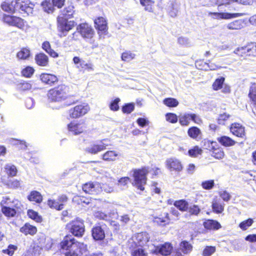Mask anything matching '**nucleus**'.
Masks as SVG:
<instances>
[{
    "mask_svg": "<svg viewBox=\"0 0 256 256\" xmlns=\"http://www.w3.org/2000/svg\"><path fill=\"white\" fill-rule=\"evenodd\" d=\"M174 205L182 211H186L188 209V204L184 200L176 201Z\"/></svg>",
    "mask_w": 256,
    "mask_h": 256,
    "instance_id": "41",
    "label": "nucleus"
},
{
    "mask_svg": "<svg viewBox=\"0 0 256 256\" xmlns=\"http://www.w3.org/2000/svg\"><path fill=\"white\" fill-rule=\"evenodd\" d=\"M216 252V248L212 246H207L203 250V256H210Z\"/></svg>",
    "mask_w": 256,
    "mask_h": 256,
    "instance_id": "50",
    "label": "nucleus"
},
{
    "mask_svg": "<svg viewBox=\"0 0 256 256\" xmlns=\"http://www.w3.org/2000/svg\"><path fill=\"white\" fill-rule=\"evenodd\" d=\"M136 54L130 51H126L123 52L122 54V60L128 62L134 59Z\"/></svg>",
    "mask_w": 256,
    "mask_h": 256,
    "instance_id": "45",
    "label": "nucleus"
},
{
    "mask_svg": "<svg viewBox=\"0 0 256 256\" xmlns=\"http://www.w3.org/2000/svg\"><path fill=\"white\" fill-rule=\"evenodd\" d=\"M68 88L65 85H60L50 90L48 93V100L51 102H60L68 98Z\"/></svg>",
    "mask_w": 256,
    "mask_h": 256,
    "instance_id": "3",
    "label": "nucleus"
},
{
    "mask_svg": "<svg viewBox=\"0 0 256 256\" xmlns=\"http://www.w3.org/2000/svg\"><path fill=\"white\" fill-rule=\"evenodd\" d=\"M61 248L66 250V256H80L87 251V246L76 242L72 236H66L60 243Z\"/></svg>",
    "mask_w": 256,
    "mask_h": 256,
    "instance_id": "1",
    "label": "nucleus"
},
{
    "mask_svg": "<svg viewBox=\"0 0 256 256\" xmlns=\"http://www.w3.org/2000/svg\"><path fill=\"white\" fill-rule=\"evenodd\" d=\"M20 231L25 235H27L28 234L34 235L36 234L37 229L36 227L30 225L28 223H26L22 228H20Z\"/></svg>",
    "mask_w": 256,
    "mask_h": 256,
    "instance_id": "25",
    "label": "nucleus"
},
{
    "mask_svg": "<svg viewBox=\"0 0 256 256\" xmlns=\"http://www.w3.org/2000/svg\"><path fill=\"white\" fill-rule=\"evenodd\" d=\"M196 66L198 69L205 70H214L220 68V66L213 63H206L203 61H197L196 62Z\"/></svg>",
    "mask_w": 256,
    "mask_h": 256,
    "instance_id": "19",
    "label": "nucleus"
},
{
    "mask_svg": "<svg viewBox=\"0 0 256 256\" xmlns=\"http://www.w3.org/2000/svg\"><path fill=\"white\" fill-rule=\"evenodd\" d=\"M224 155V151L221 148H214L212 153V156L217 159H221Z\"/></svg>",
    "mask_w": 256,
    "mask_h": 256,
    "instance_id": "48",
    "label": "nucleus"
},
{
    "mask_svg": "<svg viewBox=\"0 0 256 256\" xmlns=\"http://www.w3.org/2000/svg\"><path fill=\"white\" fill-rule=\"evenodd\" d=\"M97 30L108 29L107 22L104 17H97L94 20Z\"/></svg>",
    "mask_w": 256,
    "mask_h": 256,
    "instance_id": "28",
    "label": "nucleus"
},
{
    "mask_svg": "<svg viewBox=\"0 0 256 256\" xmlns=\"http://www.w3.org/2000/svg\"><path fill=\"white\" fill-rule=\"evenodd\" d=\"M86 126L84 122H80L78 123L72 122L68 125L69 131L72 132L74 134H78L82 133L86 128Z\"/></svg>",
    "mask_w": 256,
    "mask_h": 256,
    "instance_id": "15",
    "label": "nucleus"
},
{
    "mask_svg": "<svg viewBox=\"0 0 256 256\" xmlns=\"http://www.w3.org/2000/svg\"><path fill=\"white\" fill-rule=\"evenodd\" d=\"M35 60L37 64L42 66H47L48 63V58L44 53H40L36 54Z\"/></svg>",
    "mask_w": 256,
    "mask_h": 256,
    "instance_id": "24",
    "label": "nucleus"
},
{
    "mask_svg": "<svg viewBox=\"0 0 256 256\" xmlns=\"http://www.w3.org/2000/svg\"><path fill=\"white\" fill-rule=\"evenodd\" d=\"M214 184L213 180H209L202 182V186L203 188L205 190H210L214 187Z\"/></svg>",
    "mask_w": 256,
    "mask_h": 256,
    "instance_id": "57",
    "label": "nucleus"
},
{
    "mask_svg": "<svg viewBox=\"0 0 256 256\" xmlns=\"http://www.w3.org/2000/svg\"><path fill=\"white\" fill-rule=\"evenodd\" d=\"M172 249V246L170 243L166 242L164 244L156 247L154 252L158 254H160L164 256L169 255Z\"/></svg>",
    "mask_w": 256,
    "mask_h": 256,
    "instance_id": "18",
    "label": "nucleus"
},
{
    "mask_svg": "<svg viewBox=\"0 0 256 256\" xmlns=\"http://www.w3.org/2000/svg\"><path fill=\"white\" fill-rule=\"evenodd\" d=\"M204 228L208 230H218L220 228V224L216 221L208 220L204 223Z\"/></svg>",
    "mask_w": 256,
    "mask_h": 256,
    "instance_id": "31",
    "label": "nucleus"
},
{
    "mask_svg": "<svg viewBox=\"0 0 256 256\" xmlns=\"http://www.w3.org/2000/svg\"><path fill=\"white\" fill-rule=\"evenodd\" d=\"M108 140L104 139L96 144H94L88 147H87L86 149V151L92 154H96L98 152L105 150L106 148V146H110L106 142Z\"/></svg>",
    "mask_w": 256,
    "mask_h": 256,
    "instance_id": "9",
    "label": "nucleus"
},
{
    "mask_svg": "<svg viewBox=\"0 0 256 256\" xmlns=\"http://www.w3.org/2000/svg\"><path fill=\"white\" fill-rule=\"evenodd\" d=\"M6 174L10 176H14L16 174L17 169L14 165L8 164L4 167Z\"/></svg>",
    "mask_w": 256,
    "mask_h": 256,
    "instance_id": "38",
    "label": "nucleus"
},
{
    "mask_svg": "<svg viewBox=\"0 0 256 256\" xmlns=\"http://www.w3.org/2000/svg\"><path fill=\"white\" fill-rule=\"evenodd\" d=\"M28 215L30 218L36 222H40L41 220V218L38 215V212L32 210H28Z\"/></svg>",
    "mask_w": 256,
    "mask_h": 256,
    "instance_id": "54",
    "label": "nucleus"
},
{
    "mask_svg": "<svg viewBox=\"0 0 256 256\" xmlns=\"http://www.w3.org/2000/svg\"><path fill=\"white\" fill-rule=\"evenodd\" d=\"M169 218L168 217V214H164V217H156L154 218L153 222L154 223H156L160 226H165L166 224H168L169 222Z\"/></svg>",
    "mask_w": 256,
    "mask_h": 256,
    "instance_id": "35",
    "label": "nucleus"
},
{
    "mask_svg": "<svg viewBox=\"0 0 256 256\" xmlns=\"http://www.w3.org/2000/svg\"><path fill=\"white\" fill-rule=\"evenodd\" d=\"M248 24V20H234L227 25L230 30H240Z\"/></svg>",
    "mask_w": 256,
    "mask_h": 256,
    "instance_id": "22",
    "label": "nucleus"
},
{
    "mask_svg": "<svg viewBox=\"0 0 256 256\" xmlns=\"http://www.w3.org/2000/svg\"><path fill=\"white\" fill-rule=\"evenodd\" d=\"M134 106L133 104H128L124 106L122 110L124 113L130 114L134 110Z\"/></svg>",
    "mask_w": 256,
    "mask_h": 256,
    "instance_id": "60",
    "label": "nucleus"
},
{
    "mask_svg": "<svg viewBox=\"0 0 256 256\" xmlns=\"http://www.w3.org/2000/svg\"><path fill=\"white\" fill-rule=\"evenodd\" d=\"M248 52H249V56H256V43H251L248 45L247 49Z\"/></svg>",
    "mask_w": 256,
    "mask_h": 256,
    "instance_id": "53",
    "label": "nucleus"
},
{
    "mask_svg": "<svg viewBox=\"0 0 256 256\" xmlns=\"http://www.w3.org/2000/svg\"><path fill=\"white\" fill-rule=\"evenodd\" d=\"M213 210L217 214L222 213L224 210V204L220 200H214L212 204Z\"/></svg>",
    "mask_w": 256,
    "mask_h": 256,
    "instance_id": "30",
    "label": "nucleus"
},
{
    "mask_svg": "<svg viewBox=\"0 0 256 256\" xmlns=\"http://www.w3.org/2000/svg\"><path fill=\"white\" fill-rule=\"evenodd\" d=\"M200 211V208L196 204L192 205L188 208V212L191 214H194L196 216L199 214Z\"/></svg>",
    "mask_w": 256,
    "mask_h": 256,
    "instance_id": "59",
    "label": "nucleus"
},
{
    "mask_svg": "<svg viewBox=\"0 0 256 256\" xmlns=\"http://www.w3.org/2000/svg\"><path fill=\"white\" fill-rule=\"evenodd\" d=\"M224 80L225 78L224 77L216 78L212 84L213 89L215 90H218L222 88Z\"/></svg>",
    "mask_w": 256,
    "mask_h": 256,
    "instance_id": "39",
    "label": "nucleus"
},
{
    "mask_svg": "<svg viewBox=\"0 0 256 256\" xmlns=\"http://www.w3.org/2000/svg\"><path fill=\"white\" fill-rule=\"evenodd\" d=\"M202 152V150L198 146H196L188 150V154L190 156L196 157L198 154H200Z\"/></svg>",
    "mask_w": 256,
    "mask_h": 256,
    "instance_id": "51",
    "label": "nucleus"
},
{
    "mask_svg": "<svg viewBox=\"0 0 256 256\" xmlns=\"http://www.w3.org/2000/svg\"><path fill=\"white\" fill-rule=\"evenodd\" d=\"M230 130L231 132L236 136L242 138H244L246 136L244 128L240 124H232Z\"/></svg>",
    "mask_w": 256,
    "mask_h": 256,
    "instance_id": "17",
    "label": "nucleus"
},
{
    "mask_svg": "<svg viewBox=\"0 0 256 256\" xmlns=\"http://www.w3.org/2000/svg\"><path fill=\"white\" fill-rule=\"evenodd\" d=\"M30 56V51L28 48H22L17 53L16 58L19 60H25L28 59Z\"/></svg>",
    "mask_w": 256,
    "mask_h": 256,
    "instance_id": "29",
    "label": "nucleus"
},
{
    "mask_svg": "<svg viewBox=\"0 0 256 256\" xmlns=\"http://www.w3.org/2000/svg\"><path fill=\"white\" fill-rule=\"evenodd\" d=\"M120 101V99L119 98H116L114 101H112L110 105V109L114 111H116L118 110L119 106L118 105V103Z\"/></svg>",
    "mask_w": 256,
    "mask_h": 256,
    "instance_id": "63",
    "label": "nucleus"
},
{
    "mask_svg": "<svg viewBox=\"0 0 256 256\" xmlns=\"http://www.w3.org/2000/svg\"><path fill=\"white\" fill-rule=\"evenodd\" d=\"M214 14H217V16H242V14L234 12L231 10H224V12H214Z\"/></svg>",
    "mask_w": 256,
    "mask_h": 256,
    "instance_id": "40",
    "label": "nucleus"
},
{
    "mask_svg": "<svg viewBox=\"0 0 256 256\" xmlns=\"http://www.w3.org/2000/svg\"><path fill=\"white\" fill-rule=\"evenodd\" d=\"M77 30L78 32H80L82 37L86 41L92 40V38H94L95 34L94 30L91 26L87 23H83L79 24L77 27Z\"/></svg>",
    "mask_w": 256,
    "mask_h": 256,
    "instance_id": "7",
    "label": "nucleus"
},
{
    "mask_svg": "<svg viewBox=\"0 0 256 256\" xmlns=\"http://www.w3.org/2000/svg\"><path fill=\"white\" fill-rule=\"evenodd\" d=\"M92 236L96 240H102L105 238V232L104 228L101 226H96L92 230Z\"/></svg>",
    "mask_w": 256,
    "mask_h": 256,
    "instance_id": "20",
    "label": "nucleus"
},
{
    "mask_svg": "<svg viewBox=\"0 0 256 256\" xmlns=\"http://www.w3.org/2000/svg\"><path fill=\"white\" fill-rule=\"evenodd\" d=\"M104 190L107 193H110L114 191V187L112 186L106 184H100V191Z\"/></svg>",
    "mask_w": 256,
    "mask_h": 256,
    "instance_id": "61",
    "label": "nucleus"
},
{
    "mask_svg": "<svg viewBox=\"0 0 256 256\" xmlns=\"http://www.w3.org/2000/svg\"><path fill=\"white\" fill-rule=\"evenodd\" d=\"M148 172V168L146 167L134 171V184L140 190H144V186L146 182V174Z\"/></svg>",
    "mask_w": 256,
    "mask_h": 256,
    "instance_id": "4",
    "label": "nucleus"
},
{
    "mask_svg": "<svg viewBox=\"0 0 256 256\" xmlns=\"http://www.w3.org/2000/svg\"><path fill=\"white\" fill-rule=\"evenodd\" d=\"M1 20L9 26H15L22 28L24 22L20 17H2Z\"/></svg>",
    "mask_w": 256,
    "mask_h": 256,
    "instance_id": "14",
    "label": "nucleus"
},
{
    "mask_svg": "<svg viewBox=\"0 0 256 256\" xmlns=\"http://www.w3.org/2000/svg\"><path fill=\"white\" fill-rule=\"evenodd\" d=\"M42 48L52 57L57 58L58 55L54 50L51 48L50 44L48 41H45L42 44Z\"/></svg>",
    "mask_w": 256,
    "mask_h": 256,
    "instance_id": "32",
    "label": "nucleus"
},
{
    "mask_svg": "<svg viewBox=\"0 0 256 256\" xmlns=\"http://www.w3.org/2000/svg\"><path fill=\"white\" fill-rule=\"evenodd\" d=\"M166 168L170 171L180 172L183 168L181 162L175 158H168L166 162Z\"/></svg>",
    "mask_w": 256,
    "mask_h": 256,
    "instance_id": "13",
    "label": "nucleus"
},
{
    "mask_svg": "<svg viewBox=\"0 0 256 256\" xmlns=\"http://www.w3.org/2000/svg\"><path fill=\"white\" fill-rule=\"evenodd\" d=\"M230 117V115L226 113L221 114L219 116L218 119V122L220 124H224L225 122Z\"/></svg>",
    "mask_w": 256,
    "mask_h": 256,
    "instance_id": "58",
    "label": "nucleus"
},
{
    "mask_svg": "<svg viewBox=\"0 0 256 256\" xmlns=\"http://www.w3.org/2000/svg\"><path fill=\"white\" fill-rule=\"evenodd\" d=\"M142 5L145 6V10L149 12L152 10V5L154 2L151 0H140Z\"/></svg>",
    "mask_w": 256,
    "mask_h": 256,
    "instance_id": "52",
    "label": "nucleus"
},
{
    "mask_svg": "<svg viewBox=\"0 0 256 256\" xmlns=\"http://www.w3.org/2000/svg\"><path fill=\"white\" fill-rule=\"evenodd\" d=\"M4 204L10 208H12L18 213H20L22 206L20 202L18 200H11L8 196H4L2 198V199L0 202V205Z\"/></svg>",
    "mask_w": 256,
    "mask_h": 256,
    "instance_id": "11",
    "label": "nucleus"
},
{
    "mask_svg": "<svg viewBox=\"0 0 256 256\" xmlns=\"http://www.w3.org/2000/svg\"><path fill=\"white\" fill-rule=\"evenodd\" d=\"M28 199L30 201L40 203L42 200V196L40 192L36 191H32L28 196Z\"/></svg>",
    "mask_w": 256,
    "mask_h": 256,
    "instance_id": "36",
    "label": "nucleus"
},
{
    "mask_svg": "<svg viewBox=\"0 0 256 256\" xmlns=\"http://www.w3.org/2000/svg\"><path fill=\"white\" fill-rule=\"evenodd\" d=\"M2 208V212L8 218L14 217L16 214L19 213L17 212L15 210L12 208H10L8 207L7 206L4 204L0 205Z\"/></svg>",
    "mask_w": 256,
    "mask_h": 256,
    "instance_id": "27",
    "label": "nucleus"
},
{
    "mask_svg": "<svg viewBox=\"0 0 256 256\" xmlns=\"http://www.w3.org/2000/svg\"><path fill=\"white\" fill-rule=\"evenodd\" d=\"M90 110L88 104H82L76 106L70 110V115L72 118H78L86 114Z\"/></svg>",
    "mask_w": 256,
    "mask_h": 256,
    "instance_id": "10",
    "label": "nucleus"
},
{
    "mask_svg": "<svg viewBox=\"0 0 256 256\" xmlns=\"http://www.w3.org/2000/svg\"><path fill=\"white\" fill-rule=\"evenodd\" d=\"M58 28L61 32L60 37L66 36L68 32L72 30L76 24L74 20H69L66 17H58Z\"/></svg>",
    "mask_w": 256,
    "mask_h": 256,
    "instance_id": "6",
    "label": "nucleus"
},
{
    "mask_svg": "<svg viewBox=\"0 0 256 256\" xmlns=\"http://www.w3.org/2000/svg\"><path fill=\"white\" fill-rule=\"evenodd\" d=\"M82 190L86 194H98L100 192V184L96 182H89L83 185Z\"/></svg>",
    "mask_w": 256,
    "mask_h": 256,
    "instance_id": "12",
    "label": "nucleus"
},
{
    "mask_svg": "<svg viewBox=\"0 0 256 256\" xmlns=\"http://www.w3.org/2000/svg\"><path fill=\"white\" fill-rule=\"evenodd\" d=\"M253 223V220L251 218H249L246 220H244L240 224V227L242 230H246L249 226H250Z\"/></svg>",
    "mask_w": 256,
    "mask_h": 256,
    "instance_id": "55",
    "label": "nucleus"
},
{
    "mask_svg": "<svg viewBox=\"0 0 256 256\" xmlns=\"http://www.w3.org/2000/svg\"><path fill=\"white\" fill-rule=\"evenodd\" d=\"M188 134L190 138L194 139H197L200 136L202 132L198 128L192 126L188 130Z\"/></svg>",
    "mask_w": 256,
    "mask_h": 256,
    "instance_id": "33",
    "label": "nucleus"
},
{
    "mask_svg": "<svg viewBox=\"0 0 256 256\" xmlns=\"http://www.w3.org/2000/svg\"><path fill=\"white\" fill-rule=\"evenodd\" d=\"M234 2V0H216V4L218 5V8L220 10L222 8V6L227 7Z\"/></svg>",
    "mask_w": 256,
    "mask_h": 256,
    "instance_id": "49",
    "label": "nucleus"
},
{
    "mask_svg": "<svg viewBox=\"0 0 256 256\" xmlns=\"http://www.w3.org/2000/svg\"><path fill=\"white\" fill-rule=\"evenodd\" d=\"M34 70L32 68L27 66L22 70V74L26 77H30L34 74Z\"/></svg>",
    "mask_w": 256,
    "mask_h": 256,
    "instance_id": "56",
    "label": "nucleus"
},
{
    "mask_svg": "<svg viewBox=\"0 0 256 256\" xmlns=\"http://www.w3.org/2000/svg\"><path fill=\"white\" fill-rule=\"evenodd\" d=\"M247 48L248 45L245 46L238 48L234 51V53L240 56H249V52H248L247 50H246Z\"/></svg>",
    "mask_w": 256,
    "mask_h": 256,
    "instance_id": "47",
    "label": "nucleus"
},
{
    "mask_svg": "<svg viewBox=\"0 0 256 256\" xmlns=\"http://www.w3.org/2000/svg\"><path fill=\"white\" fill-rule=\"evenodd\" d=\"M132 256H147V254L142 248L135 250L132 253Z\"/></svg>",
    "mask_w": 256,
    "mask_h": 256,
    "instance_id": "64",
    "label": "nucleus"
},
{
    "mask_svg": "<svg viewBox=\"0 0 256 256\" xmlns=\"http://www.w3.org/2000/svg\"><path fill=\"white\" fill-rule=\"evenodd\" d=\"M248 96L256 106V84H253L250 86Z\"/></svg>",
    "mask_w": 256,
    "mask_h": 256,
    "instance_id": "37",
    "label": "nucleus"
},
{
    "mask_svg": "<svg viewBox=\"0 0 256 256\" xmlns=\"http://www.w3.org/2000/svg\"><path fill=\"white\" fill-rule=\"evenodd\" d=\"M74 7L72 4H68L62 10V14L63 16H72L74 12Z\"/></svg>",
    "mask_w": 256,
    "mask_h": 256,
    "instance_id": "42",
    "label": "nucleus"
},
{
    "mask_svg": "<svg viewBox=\"0 0 256 256\" xmlns=\"http://www.w3.org/2000/svg\"><path fill=\"white\" fill-rule=\"evenodd\" d=\"M64 0H45L42 3V6L44 10L48 14H52L55 9V7L58 8H61L64 4Z\"/></svg>",
    "mask_w": 256,
    "mask_h": 256,
    "instance_id": "8",
    "label": "nucleus"
},
{
    "mask_svg": "<svg viewBox=\"0 0 256 256\" xmlns=\"http://www.w3.org/2000/svg\"><path fill=\"white\" fill-rule=\"evenodd\" d=\"M191 114L185 113L179 116V122L182 126H187L192 120Z\"/></svg>",
    "mask_w": 256,
    "mask_h": 256,
    "instance_id": "34",
    "label": "nucleus"
},
{
    "mask_svg": "<svg viewBox=\"0 0 256 256\" xmlns=\"http://www.w3.org/2000/svg\"><path fill=\"white\" fill-rule=\"evenodd\" d=\"M217 140L222 146L228 147L234 146L236 142L228 136H222L217 138Z\"/></svg>",
    "mask_w": 256,
    "mask_h": 256,
    "instance_id": "26",
    "label": "nucleus"
},
{
    "mask_svg": "<svg viewBox=\"0 0 256 256\" xmlns=\"http://www.w3.org/2000/svg\"><path fill=\"white\" fill-rule=\"evenodd\" d=\"M40 78L43 82L50 85L54 84L58 80L57 77L55 75L49 74H42Z\"/></svg>",
    "mask_w": 256,
    "mask_h": 256,
    "instance_id": "23",
    "label": "nucleus"
},
{
    "mask_svg": "<svg viewBox=\"0 0 256 256\" xmlns=\"http://www.w3.org/2000/svg\"><path fill=\"white\" fill-rule=\"evenodd\" d=\"M166 120L172 123H176L178 121V117L176 114L168 113L166 114Z\"/></svg>",
    "mask_w": 256,
    "mask_h": 256,
    "instance_id": "62",
    "label": "nucleus"
},
{
    "mask_svg": "<svg viewBox=\"0 0 256 256\" xmlns=\"http://www.w3.org/2000/svg\"><path fill=\"white\" fill-rule=\"evenodd\" d=\"M180 248L184 254H188L191 252L192 246L188 242L184 241L180 244Z\"/></svg>",
    "mask_w": 256,
    "mask_h": 256,
    "instance_id": "44",
    "label": "nucleus"
},
{
    "mask_svg": "<svg viewBox=\"0 0 256 256\" xmlns=\"http://www.w3.org/2000/svg\"><path fill=\"white\" fill-rule=\"evenodd\" d=\"M66 228L70 233L77 237L82 236L85 231L83 220L78 218L68 223Z\"/></svg>",
    "mask_w": 256,
    "mask_h": 256,
    "instance_id": "5",
    "label": "nucleus"
},
{
    "mask_svg": "<svg viewBox=\"0 0 256 256\" xmlns=\"http://www.w3.org/2000/svg\"><path fill=\"white\" fill-rule=\"evenodd\" d=\"M120 154L115 150H108L102 156V158L106 162H114L118 159Z\"/></svg>",
    "mask_w": 256,
    "mask_h": 256,
    "instance_id": "21",
    "label": "nucleus"
},
{
    "mask_svg": "<svg viewBox=\"0 0 256 256\" xmlns=\"http://www.w3.org/2000/svg\"><path fill=\"white\" fill-rule=\"evenodd\" d=\"M48 204L50 207L57 210H61L64 208V204H60L58 201L50 200L48 201Z\"/></svg>",
    "mask_w": 256,
    "mask_h": 256,
    "instance_id": "43",
    "label": "nucleus"
},
{
    "mask_svg": "<svg viewBox=\"0 0 256 256\" xmlns=\"http://www.w3.org/2000/svg\"><path fill=\"white\" fill-rule=\"evenodd\" d=\"M29 0H12L10 3L4 2L2 4V9L10 13L18 12L28 15L32 14V8L29 6Z\"/></svg>",
    "mask_w": 256,
    "mask_h": 256,
    "instance_id": "2",
    "label": "nucleus"
},
{
    "mask_svg": "<svg viewBox=\"0 0 256 256\" xmlns=\"http://www.w3.org/2000/svg\"><path fill=\"white\" fill-rule=\"evenodd\" d=\"M150 237L146 232L138 233L135 236L134 242L140 246H145L149 241Z\"/></svg>",
    "mask_w": 256,
    "mask_h": 256,
    "instance_id": "16",
    "label": "nucleus"
},
{
    "mask_svg": "<svg viewBox=\"0 0 256 256\" xmlns=\"http://www.w3.org/2000/svg\"><path fill=\"white\" fill-rule=\"evenodd\" d=\"M163 102L169 107H176L178 104V102L174 98H166L164 100Z\"/></svg>",
    "mask_w": 256,
    "mask_h": 256,
    "instance_id": "46",
    "label": "nucleus"
}]
</instances>
